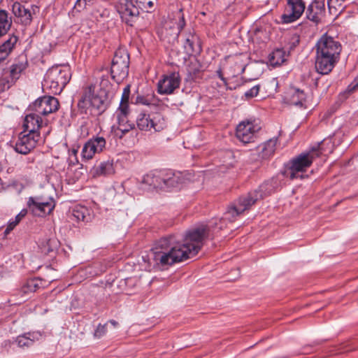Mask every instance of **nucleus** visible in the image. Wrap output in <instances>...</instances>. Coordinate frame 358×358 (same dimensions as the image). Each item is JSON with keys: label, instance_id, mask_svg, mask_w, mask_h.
Instances as JSON below:
<instances>
[{"label": "nucleus", "instance_id": "nucleus-1", "mask_svg": "<svg viewBox=\"0 0 358 358\" xmlns=\"http://www.w3.org/2000/svg\"><path fill=\"white\" fill-rule=\"evenodd\" d=\"M262 198V194L259 190L241 196L229 206L219 224L215 222L201 224L187 230L182 236V243L175 235L160 238L152 249L151 258L154 264L161 266H171L195 256L207 240L213 239L215 234L225 227V220L234 222Z\"/></svg>", "mask_w": 358, "mask_h": 358}, {"label": "nucleus", "instance_id": "nucleus-2", "mask_svg": "<svg viewBox=\"0 0 358 358\" xmlns=\"http://www.w3.org/2000/svg\"><path fill=\"white\" fill-rule=\"evenodd\" d=\"M315 69L322 75L329 74L340 60L342 45L327 34H323L315 45Z\"/></svg>", "mask_w": 358, "mask_h": 358}, {"label": "nucleus", "instance_id": "nucleus-3", "mask_svg": "<svg viewBox=\"0 0 358 358\" xmlns=\"http://www.w3.org/2000/svg\"><path fill=\"white\" fill-rule=\"evenodd\" d=\"M71 78L69 66H54L49 69L42 83L43 90L48 93L60 94Z\"/></svg>", "mask_w": 358, "mask_h": 358}, {"label": "nucleus", "instance_id": "nucleus-4", "mask_svg": "<svg viewBox=\"0 0 358 358\" xmlns=\"http://www.w3.org/2000/svg\"><path fill=\"white\" fill-rule=\"evenodd\" d=\"M322 155L320 145L313 147L310 150L302 152L290 161V166L288 169L289 178L293 180L299 177L302 178V173L309 168L313 162Z\"/></svg>", "mask_w": 358, "mask_h": 358}, {"label": "nucleus", "instance_id": "nucleus-5", "mask_svg": "<svg viewBox=\"0 0 358 358\" xmlns=\"http://www.w3.org/2000/svg\"><path fill=\"white\" fill-rule=\"evenodd\" d=\"M28 67L26 55L17 57L8 69H3L0 78V91L8 90L21 76Z\"/></svg>", "mask_w": 358, "mask_h": 358}, {"label": "nucleus", "instance_id": "nucleus-6", "mask_svg": "<svg viewBox=\"0 0 358 358\" xmlns=\"http://www.w3.org/2000/svg\"><path fill=\"white\" fill-rule=\"evenodd\" d=\"M80 110L90 109L94 115H101L107 108L105 99L94 94V87L89 85L84 89L83 94L78 102Z\"/></svg>", "mask_w": 358, "mask_h": 358}, {"label": "nucleus", "instance_id": "nucleus-7", "mask_svg": "<svg viewBox=\"0 0 358 358\" xmlns=\"http://www.w3.org/2000/svg\"><path fill=\"white\" fill-rule=\"evenodd\" d=\"M129 55L123 48L117 49L114 55L110 66V76L113 80L120 83L129 74Z\"/></svg>", "mask_w": 358, "mask_h": 358}, {"label": "nucleus", "instance_id": "nucleus-8", "mask_svg": "<svg viewBox=\"0 0 358 358\" xmlns=\"http://www.w3.org/2000/svg\"><path fill=\"white\" fill-rule=\"evenodd\" d=\"M138 128L141 131L153 130L155 132L160 131L166 127V121L160 113L152 115L141 113L136 119Z\"/></svg>", "mask_w": 358, "mask_h": 358}, {"label": "nucleus", "instance_id": "nucleus-9", "mask_svg": "<svg viewBox=\"0 0 358 358\" xmlns=\"http://www.w3.org/2000/svg\"><path fill=\"white\" fill-rule=\"evenodd\" d=\"M55 201L52 198H43L40 196H31L27 201V207L31 213L38 217L50 214L55 208Z\"/></svg>", "mask_w": 358, "mask_h": 358}, {"label": "nucleus", "instance_id": "nucleus-10", "mask_svg": "<svg viewBox=\"0 0 358 358\" xmlns=\"http://www.w3.org/2000/svg\"><path fill=\"white\" fill-rule=\"evenodd\" d=\"M115 8L122 21L130 26L133 25L138 17V8L134 4L132 0H119Z\"/></svg>", "mask_w": 358, "mask_h": 358}, {"label": "nucleus", "instance_id": "nucleus-11", "mask_svg": "<svg viewBox=\"0 0 358 358\" xmlns=\"http://www.w3.org/2000/svg\"><path fill=\"white\" fill-rule=\"evenodd\" d=\"M106 146V139L99 136L90 138L83 145L81 156L84 160L92 159L96 154L102 152Z\"/></svg>", "mask_w": 358, "mask_h": 358}, {"label": "nucleus", "instance_id": "nucleus-12", "mask_svg": "<svg viewBox=\"0 0 358 358\" xmlns=\"http://www.w3.org/2000/svg\"><path fill=\"white\" fill-rule=\"evenodd\" d=\"M259 129L260 127L253 121L244 120L236 127V136L243 143H249L254 141Z\"/></svg>", "mask_w": 358, "mask_h": 358}, {"label": "nucleus", "instance_id": "nucleus-13", "mask_svg": "<svg viewBox=\"0 0 358 358\" xmlns=\"http://www.w3.org/2000/svg\"><path fill=\"white\" fill-rule=\"evenodd\" d=\"M180 80V76L177 72L163 75L157 83V92L163 95L173 94L175 90L179 88Z\"/></svg>", "mask_w": 358, "mask_h": 358}, {"label": "nucleus", "instance_id": "nucleus-14", "mask_svg": "<svg viewBox=\"0 0 358 358\" xmlns=\"http://www.w3.org/2000/svg\"><path fill=\"white\" fill-rule=\"evenodd\" d=\"M59 102L51 96H44L37 99L32 105L33 110L42 115H48L58 110Z\"/></svg>", "mask_w": 358, "mask_h": 358}, {"label": "nucleus", "instance_id": "nucleus-15", "mask_svg": "<svg viewBox=\"0 0 358 358\" xmlns=\"http://www.w3.org/2000/svg\"><path fill=\"white\" fill-rule=\"evenodd\" d=\"M306 8L303 0H287L285 13L282 15L283 23H292L295 22L303 13Z\"/></svg>", "mask_w": 358, "mask_h": 358}, {"label": "nucleus", "instance_id": "nucleus-16", "mask_svg": "<svg viewBox=\"0 0 358 358\" xmlns=\"http://www.w3.org/2000/svg\"><path fill=\"white\" fill-rule=\"evenodd\" d=\"M40 138V135H31L22 131L20 134L14 149L20 154L27 155L35 148Z\"/></svg>", "mask_w": 358, "mask_h": 358}, {"label": "nucleus", "instance_id": "nucleus-17", "mask_svg": "<svg viewBox=\"0 0 358 358\" xmlns=\"http://www.w3.org/2000/svg\"><path fill=\"white\" fill-rule=\"evenodd\" d=\"M306 99V95L303 90L290 86L285 92L283 101L287 104L301 107L303 106Z\"/></svg>", "mask_w": 358, "mask_h": 358}, {"label": "nucleus", "instance_id": "nucleus-18", "mask_svg": "<svg viewBox=\"0 0 358 358\" xmlns=\"http://www.w3.org/2000/svg\"><path fill=\"white\" fill-rule=\"evenodd\" d=\"M130 95V85H127L123 90L120 106L116 112V118L118 125L130 122L128 120L129 99Z\"/></svg>", "mask_w": 358, "mask_h": 358}, {"label": "nucleus", "instance_id": "nucleus-19", "mask_svg": "<svg viewBox=\"0 0 358 358\" xmlns=\"http://www.w3.org/2000/svg\"><path fill=\"white\" fill-rule=\"evenodd\" d=\"M42 124V120L37 113H30L25 116L23 122V132L31 135H40L39 129Z\"/></svg>", "mask_w": 358, "mask_h": 358}, {"label": "nucleus", "instance_id": "nucleus-20", "mask_svg": "<svg viewBox=\"0 0 358 358\" xmlns=\"http://www.w3.org/2000/svg\"><path fill=\"white\" fill-rule=\"evenodd\" d=\"M185 178L181 172L164 171V189L180 188L185 183Z\"/></svg>", "mask_w": 358, "mask_h": 358}, {"label": "nucleus", "instance_id": "nucleus-21", "mask_svg": "<svg viewBox=\"0 0 358 358\" xmlns=\"http://www.w3.org/2000/svg\"><path fill=\"white\" fill-rule=\"evenodd\" d=\"M42 337L43 335L40 331L27 332L18 336L15 342L20 348H28L32 346L36 341L41 340Z\"/></svg>", "mask_w": 358, "mask_h": 358}, {"label": "nucleus", "instance_id": "nucleus-22", "mask_svg": "<svg viewBox=\"0 0 358 358\" xmlns=\"http://www.w3.org/2000/svg\"><path fill=\"white\" fill-rule=\"evenodd\" d=\"M164 171L150 172L145 175L142 183L152 187L164 189Z\"/></svg>", "mask_w": 358, "mask_h": 358}, {"label": "nucleus", "instance_id": "nucleus-23", "mask_svg": "<svg viewBox=\"0 0 358 358\" xmlns=\"http://www.w3.org/2000/svg\"><path fill=\"white\" fill-rule=\"evenodd\" d=\"M324 11V1L314 0L308 6L306 10V17L308 20L318 22L320 20V16Z\"/></svg>", "mask_w": 358, "mask_h": 358}, {"label": "nucleus", "instance_id": "nucleus-24", "mask_svg": "<svg viewBox=\"0 0 358 358\" xmlns=\"http://www.w3.org/2000/svg\"><path fill=\"white\" fill-rule=\"evenodd\" d=\"M12 11L15 16L20 19L22 24L28 25L31 22L32 15L30 9L20 3L15 2L12 6Z\"/></svg>", "mask_w": 358, "mask_h": 358}, {"label": "nucleus", "instance_id": "nucleus-25", "mask_svg": "<svg viewBox=\"0 0 358 358\" xmlns=\"http://www.w3.org/2000/svg\"><path fill=\"white\" fill-rule=\"evenodd\" d=\"M277 141V138H271L264 143L259 145L257 148L259 157L264 159L272 156L275 150Z\"/></svg>", "mask_w": 358, "mask_h": 358}, {"label": "nucleus", "instance_id": "nucleus-26", "mask_svg": "<svg viewBox=\"0 0 358 358\" xmlns=\"http://www.w3.org/2000/svg\"><path fill=\"white\" fill-rule=\"evenodd\" d=\"M18 41L17 36L13 34L1 45H0V63L6 59L11 52Z\"/></svg>", "mask_w": 358, "mask_h": 358}, {"label": "nucleus", "instance_id": "nucleus-27", "mask_svg": "<svg viewBox=\"0 0 358 358\" xmlns=\"http://www.w3.org/2000/svg\"><path fill=\"white\" fill-rule=\"evenodd\" d=\"M92 171L94 176L111 175L115 172L113 163L109 160L102 162L99 165L95 166Z\"/></svg>", "mask_w": 358, "mask_h": 358}, {"label": "nucleus", "instance_id": "nucleus-28", "mask_svg": "<svg viewBox=\"0 0 358 358\" xmlns=\"http://www.w3.org/2000/svg\"><path fill=\"white\" fill-rule=\"evenodd\" d=\"M41 286V280L40 279H29L20 287L18 294L23 296L29 293L35 292Z\"/></svg>", "mask_w": 358, "mask_h": 358}, {"label": "nucleus", "instance_id": "nucleus-29", "mask_svg": "<svg viewBox=\"0 0 358 358\" xmlns=\"http://www.w3.org/2000/svg\"><path fill=\"white\" fill-rule=\"evenodd\" d=\"M90 218L89 210L82 206H75L71 213V219L78 222H87Z\"/></svg>", "mask_w": 358, "mask_h": 358}, {"label": "nucleus", "instance_id": "nucleus-30", "mask_svg": "<svg viewBox=\"0 0 358 358\" xmlns=\"http://www.w3.org/2000/svg\"><path fill=\"white\" fill-rule=\"evenodd\" d=\"M288 55L283 48H278L269 55V62L272 66H279L283 64Z\"/></svg>", "mask_w": 358, "mask_h": 358}, {"label": "nucleus", "instance_id": "nucleus-31", "mask_svg": "<svg viewBox=\"0 0 358 358\" xmlns=\"http://www.w3.org/2000/svg\"><path fill=\"white\" fill-rule=\"evenodd\" d=\"M12 25V19L8 17V13L0 9V38L6 35Z\"/></svg>", "mask_w": 358, "mask_h": 358}, {"label": "nucleus", "instance_id": "nucleus-32", "mask_svg": "<svg viewBox=\"0 0 358 358\" xmlns=\"http://www.w3.org/2000/svg\"><path fill=\"white\" fill-rule=\"evenodd\" d=\"M59 243L57 238H48L45 242L41 243L40 247L42 252L49 255L55 252L59 247Z\"/></svg>", "mask_w": 358, "mask_h": 358}, {"label": "nucleus", "instance_id": "nucleus-33", "mask_svg": "<svg viewBox=\"0 0 358 358\" xmlns=\"http://www.w3.org/2000/svg\"><path fill=\"white\" fill-rule=\"evenodd\" d=\"M187 71L193 78H196L202 71V65L197 59H194L188 64Z\"/></svg>", "mask_w": 358, "mask_h": 358}, {"label": "nucleus", "instance_id": "nucleus-34", "mask_svg": "<svg viewBox=\"0 0 358 358\" xmlns=\"http://www.w3.org/2000/svg\"><path fill=\"white\" fill-rule=\"evenodd\" d=\"M134 128L135 124L133 122L120 124L114 131V133L117 137L122 138L127 133L133 130Z\"/></svg>", "mask_w": 358, "mask_h": 358}, {"label": "nucleus", "instance_id": "nucleus-35", "mask_svg": "<svg viewBox=\"0 0 358 358\" xmlns=\"http://www.w3.org/2000/svg\"><path fill=\"white\" fill-rule=\"evenodd\" d=\"M27 214V210L22 209L13 220H10L8 222V225L6 229V232H8L13 230L21 221V220L26 216Z\"/></svg>", "mask_w": 358, "mask_h": 358}, {"label": "nucleus", "instance_id": "nucleus-36", "mask_svg": "<svg viewBox=\"0 0 358 358\" xmlns=\"http://www.w3.org/2000/svg\"><path fill=\"white\" fill-rule=\"evenodd\" d=\"M300 43V36L299 35L294 34H292L287 42V48L289 49V51L293 50L296 46L299 45Z\"/></svg>", "mask_w": 358, "mask_h": 358}, {"label": "nucleus", "instance_id": "nucleus-37", "mask_svg": "<svg viewBox=\"0 0 358 358\" xmlns=\"http://www.w3.org/2000/svg\"><path fill=\"white\" fill-rule=\"evenodd\" d=\"M178 22L177 23V31L176 32V38H177L180 33V31L182 30V29L185 26V20L183 16V14L182 13V10H180L178 13Z\"/></svg>", "mask_w": 358, "mask_h": 358}, {"label": "nucleus", "instance_id": "nucleus-38", "mask_svg": "<svg viewBox=\"0 0 358 358\" xmlns=\"http://www.w3.org/2000/svg\"><path fill=\"white\" fill-rule=\"evenodd\" d=\"M86 6L87 0H77L72 9L73 15H75L76 13L81 12L82 10L86 8Z\"/></svg>", "mask_w": 358, "mask_h": 358}, {"label": "nucleus", "instance_id": "nucleus-39", "mask_svg": "<svg viewBox=\"0 0 358 358\" xmlns=\"http://www.w3.org/2000/svg\"><path fill=\"white\" fill-rule=\"evenodd\" d=\"M194 37L192 36L191 38L188 37L185 39L184 48L188 54H192L194 52Z\"/></svg>", "mask_w": 358, "mask_h": 358}, {"label": "nucleus", "instance_id": "nucleus-40", "mask_svg": "<svg viewBox=\"0 0 358 358\" xmlns=\"http://www.w3.org/2000/svg\"><path fill=\"white\" fill-rule=\"evenodd\" d=\"M136 3L138 7L147 9V11L149 12L148 9H151L154 6V0H136Z\"/></svg>", "mask_w": 358, "mask_h": 358}, {"label": "nucleus", "instance_id": "nucleus-41", "mask_svg": "<svg viewBox=\"0 0 358 358\" xmlns=\"http://www.w3.org/2000/svg\"><path fill=\"white\" fill-rule=\"evenodd\" d=\"M259 85H257L248 90L245 92V96L247 99H250L252 98H254L257 96L259 92Z\"/></svg>", "mask_w": 358, "mask_h": 358}, {"label": "nucleus", "instance_id": "nucleus-42", "mask_svg": "<svg viewBox=\"0 0 358 358\" xmlns=\"http://www.w3.org/2000/svg\"><path fill=\"white\" fill-rule=\"evenodd\" d=\"M106 324L103 325L99 324L94 331V336L95 338H100L106 334Z\"/></svg>", "mask_w": 358, "mask_h": 358}, {"label": "nucleus", "instance_id": "nucleus-43", "mask_svg": "<svg viewBox=\"0 0 358 358\" xmlns=\"http://www.w3.org/2000/svg\"><path fill=\"white\" fill-rule=\"evenodd\" d=\"M136 102L141 103L143 105H149L150 104V102L148 101V100L143 96H137Z\"/></svg>", "mask_w": 358, "mask_h": 358}, {"label": "nucleus", "instance_id": "nucleus-44", "mask_svg": "<svg viewBox=\"0 0 358 358\" xmlns=\"http://www.w3.org/2000/svg\"><path fill=\"white\" fill-rule=\"evenodd\" d=\"M269 84H270L271 86L275 87V91H277V88H278V78H273V79L269 82Z\"/></svg>", "mask_w": 358, "mask_h": 358}, {"label": "nucleus", "instance_id": "nucleus-45", "mask_svg": "<svg viewBox=\"0 0 358 358\" xmlns=\"http://www.w3.org/2000/svg\"><path fill=\"white\" fill-rule=\"evenodd\" d=\"M217 74L218 76V77L223 81L225 82V79L223 77V75H222V70L220 69L217 71Z\"/></svg>", "mask_w": 358, "mask_h": 358}, {"label": "nucleus", "instance_id": "nucleus-46", "mask_svg": "<svg viewBox=\"0 0 358 358\" xmlns=\"http://www.w3.org/2000/svg\"><path fill=\"white\" fill-rule=\"evenodd\" d=\"M109 322L115 327H116L118 325V322L114 320H110Z\"/></svg>", "mask_w": 358, "mask_h": 358}, {"label": "nucleus", "instance_id": "nucleus-47", "mask_svg": "<svg viewBox=\"0 0 358 358\" xmlns=\"http://www.w3.org/2000/svg\"><path fill=\"white\" fill-rule=\"evenodd\" d=\"M72 152L74 155H76L77 152H78V150H76V149H73L72 150Z\"/></svg>", "mask_w": 358, "mask_h": 358}, {"label": "nucleus", "instance_id": "nucleus-48", "mask_svg": "<svg viewBox=\"0 0 358 358\" xmlns=\"http://www.w3.org/2000/svg\"><path fill=\"white\" fill-rule=\"evenodd\" d=\"M357 85H358V82H357Z\"/></svg>", "mask_w": 358, "mask_h": 358}]
</instances>
